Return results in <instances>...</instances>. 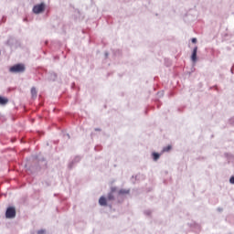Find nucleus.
<instances>
[{
    "label": "nucleus",
    "instance_id": "nucleus-1",
    "mask_svg": "<svg viewBox=\"0 0 234 234\" xmlns=\"http://www.w3.org/2000/svg\"><path fill=\"white\" fill-rule=\"evenodd\" d=\"M25 64H16L9 69V71L13 72L14 74H17L25 72Z\"/></svg>",
    "mask_w": 234,
    "mask_h": 234
},
{
    "label": "nucleus",
    "instance_id": "nucleus-3",
    "mask_svg": "<svg viewBox=\"0 0 234 234\" xmlns=\"http://www.w3.org/2000/svg\"><path fill=\"white\" fill-rule=\"evenodd\" d=\"M6 218H16V208L14 207H9L5 211Z\"/></svg>",
    "mask_w": 234,
    "mask_h": 234
},
{
    "label": "nucleus",
    "instance_id": "nucleus-11",
    "mask_svg": "<svg viewBox=\"0 0 234 234\" xmlns=\"http://www.w3.org/2000/svg\"><path fill=\"white\" fill-rule=\"evenodd\" d=\"M108 200H114V196L112 194L108 195Z\"/></svg>",
    "mask_w": 234,
    "mask_h": 234
},
{
    "label": "nucleus",
    "instance_id": "nucleus-10",
    "mask_svg": "<svg viewBox=\"0 0 234 234\" xmlns=\"http://www.w3.org/2000/svg\"><path fill=\"white\" fill-rule=\"evenodd\" d=\"M159 158H160V154L158 153L153 154V159L154 160V162H156V160H158Z\"/></svg>",
    "mask_w": 234,
    "mask_h": 234
},
{
    "label": "nucleus",
    "instance_id": "nucleus-7",
    "mask_svg": "<svg viewBox=\"0 0 234 234\" xmlns=\"http://www.w3.org/2000/svg\"><path fill=\"white\" fill-rule=\"evenodd\" d=\"M31 96L33 98H37V90L35 87L31 88Z\"/></svg>",
    "mask_w": 234,
    "mask_h": 234
},
{
    "label": "nucleus",
    "instance_id": "nucleus-5",
    "mask_svg": "<svg viewBox=\"0 0 234 234\" xmlns=\"http://www.w3.org/2000/svg\"><path fill=\"white\" fill-rule=\"evenodd\" d=\"M99 204L100 206H107V198L104 197H100Z\"/></svg>",
    "mask_w": 234,
    "mask_h": 234
},
{
    "label": "nucleus",
    "instance_id": "nucleus-12",
    "mask_svg": "<svg viewBox=\"0 0 234 234\" xmlns=\"http://www.w3.org/2000/svg\"><path fill=\"white\" fill-rule=\"evenodd\" d=\"M229 182L230 184H234V176L230 177Z\"/></svg>",
    "mask_w": 234,
    "mask_h": 234
},
{
    "label": "nucleus",
    "instance_id": "nucleus-6",
    "mask_svg": "<svg viewBox=\"0 0 234 234\" xmlns=\"http://www.w3.org/2000/svg\"><path fill=\"white\" fill-rule=\"evenodd\" d=\"M8 103V99L0 96V105H6Z\"/></svg>",
    "mask_w": 234,
    "mask_h": 234
},
{
    "label": "nucleus",
    "instance_id": "nucleus-14",
    "mask_svg": "<svg viewBox=\"0 0 234 234\" xmlns=\"http://www.w3.org/2000/svg\"><path fill=\"white\" fill-rule=\"evenodd\" d=\"M192 43H197V38H192Z\"/></svg>",
    "mask_w": 234,
    "mask_h": 234
},
{
    "label": "nucleus",
    "instance_id": "nucleus-4",
    "mask_svg": "<svg viewBox=\"0 0 234 234\" xmlns=\"http://www.w3.org/2000/svg\"><path fill=\"white\" fill-rule=\"evenodd\" d=\"M197 52H198V47H195L192 52L191 59L194 63H197Z\"/></svg>",
    "mask_w": 234,
    "mask_h": 234
},
{
    "label": "nucleus",
    "instance_id": "nucleus-13",
    "mask_svg": "<svg viewBox=\"0 0 234 234\" xmlns=\"http://www.w3.org/2000/svg\"><path fill=\"white\" fill-rule=\"evenodd\" d=\"M37 234H45V230L41 229L37 231Z\"/></svg>",
    "mask_w": 234,
    "mask_h": 234
},
{
    "label": "nucleus",
    "instance_id": "nucleus-8",
    "mask_svg": "<svg viewBox=\"0 0 234 234\" xmlns=\"http://www.w3.org/2000/svg\"><path fill=\"white\" fill-rule=\"evenodd\" d=\"M173 149V146L171 144L167 145L166 147H164L162 150V153H169Z\"/></svg>",
    "mask_w": 234,
    "mask_h": 234
},
{
    "label": "nucleus",
    "instance_id": "nucleus-2",
    "mask_svg": "<svg viewBox=\"0 0 234 234\" xmlns=\"http://www.w3.org/2000/svg\"><path fill=\"white\" fill-rule=\"evenodd\" d=\"M42 12H45V4L41 3L34 5L33 7L34 14H42Z\"/></svg>",
    "mask_w": 234,
    "mask_h": 234
},
{
    "label": "nucleus",
    "instance_id": "nucleus-9",
    "mask_svg": "<svg viewBox=\"0 0 234 234\" xmlns=\"http://www.w3.org/2000/svg\"><path fill=\"white\" fill-rule=\"evenodd\" d=\"M130 191L127 189H121L119 195H129Z\"/></svg>",
    "mask_w": 234,
    "mask_h": 234
}]
</instances>
